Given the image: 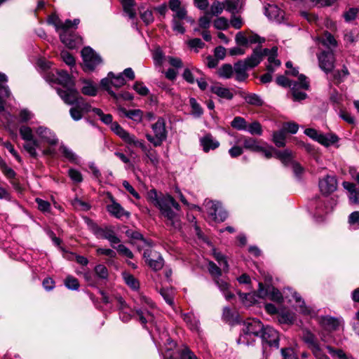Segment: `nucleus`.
<instances>
[{
  "label": "nucleus",
  "instance_id": "774afa93",
  "mask_svg": "<svg viewBox=\"0 0 359 359\" xmlns=\"http://www.w3.org/2000/svg\"><path fill=\"white\" fill-rule=\"evenodd\" d=\"M180 359H198L197 356L189 348L185 347L180 353Z\"/></svg>",
  "mask_w": 359,
  "mask_h": 359
},
{
  "label": "nucleus",
  "instance_id": "c9c22d12",
  "mask_svg": "<svg viewBox=\"0 0 359 359\" xmlns=\"http://www.w3.org/2000/svg\"><path fill=\"white\" fill-rule=\"evenodd\" d=\"M83 94L89 96H95L97 94V88L90 81H83V86L81 88Z\"/></svg>",
  "mask_w": 359,
  "mask_h": 359
},
{
  "label": "nucleus",
  "instance_id": "dca6fc26",
  "mask_svg": "<svg viewBox=\"0 0 359 359\" xmlns=\"http://www.w3.org/2000/svg\"><path fill=\"white\" fill-rule=\"evenodd\" d=\"M34 133L39 137V142L46 143L49 145H55L58 142L55 134L48 128L40 126L34 128Z\"/></svg>",
  "mask_w": 359,
  "mask_h": 359
},
{
  "label": "nucleus",
  "instance_id": "69168bd1",
  "mask_svg": "<svg viewBox=\"0 0 359 359\" xmlns=\"http://www.w3.org/2000/svg\"><path fill=\"white\" fill-rule=\"evenodd\" d=\"M68 175L71 180L76 183H79L83 181V177L81 173L77 170L71 168L68 171Z\"/></svg>",
  "mask_w": 359,
  "mask_h": 359
},
{
  "label": "nucleus",
  "instance_id": "a18cd8bd",
  "mask_svg": "<svg viewBox=\"0 0 359 359\" xmlns=\"http://www.w3.org/2000/svg\"><path fill=\"white\" fill-rule=\"evenodd\" d=\"M273 141L278 147H284L285 144V133L281 130L275 132L273 135Z\"/></svg>",
  "mask_w": 359,
  "mask_h": 359
},
{
  "label": "nucleus",
  "instance_id": "052dcab7",
  "mask_svg": "<svg viewBox=\"0 0 359 359\" xmlns=\"http://www.w3.org/2000/svg\"><path fill=\"white\" fill-rule=\"evenodd\" d=\"M184 320L187 322L190 329L198 332V326L200 325L199 320H196L192 316H186Z\"/></svg>",
  "mask_w": 359,
  "mask_h": 359
},
{
  "label": "nucleus",
  "instance_id": "f257e3e1",
  "mask_svg": "<svg viewBox=\"0 0 359 359\" xmlns=\"http://www.w3.org/2000/svg\"><path fill=\"white\" fill-rule=\"evenodd\" d=\"M147 200L158 208L163 217L166 218V224L172 226L173 229H180L181 222L172 208L176 210H180V205L170 195L159 196L156 189H153L147 192Z\"/></svg>",
  "mask_w": 359,
  "mask_h": 359
},
{
  "label": "nucleus",
  "instance_id": "3c124183",
  "mask_svg": "<svg viewBox=\"0 0 359 359\" xmlns=\"http://www.w3.org/2000/svg\"><path fill=\"white\" fill-rule=\"evenodd\" d=\"M95 273L98 278L106 280L108 278L109 273L107 267L103 264H98L94 269Z\"/></svg>",
  "mask_w": 359,
  "mask_h": 359
},
{
  "label": "nucleus",
  "instance_id": "a19ab883",
  "mask_svg": "<svg viewBox=\"0 0 359 359\" xmlns=\"http://www.w3.org/2000/svg\"><path fill=\"white\" fill-rule=\"evenodd\" d=\"M225 10L232 15H235L241 10V6L239 5L238 1L226 0L224 1Z\"/></svg>",
  "mask_w": 359,
  "mask_h": 359
},
{
  "label": "nucleus",
  "instance_id": "aec40b11",
  "mask_svg": "<svg viewBox=\"0 0 359 359\" xmlns=\"http://www.w3.org/2000/svg\"><path fill=\"white\" fill-rule=\"evenodd\" d=\"M203 243H205L209 249H207V252L210 253L218 262L221 267L223 268L224 271H229V264L226 257L218 251L212 245V243L203 238Z\"/></svg>",
  "mask_w": 359,
  "mask_h": 359
},
{
  "label": "nucleus",
  "instance_id": "7ed1b4c3",
  "mask_svg": "<svg viewBox=\"0 0 359 359\" xmlns=\"http://www.w3.org/2000/svg\"><path fill=\"white\" fill-rule=\"evenodd\" d=\"M278 48L273 47L271 49L256 48L252 55L243 60L246 62V65L249 68H253L258 65L262 60L264 56H268L269 65L266 67L268 71L273 72L276 67H278L280 65V62L276 59L277 55Z\"/></svg>",
  "mask_w": 359,
  "mask_h": 359
},
{
  "label": "nucleus",
  "instance_id": "0e129e2a",
  "mask_svg": "<svg viewBox=\"0 0 359 359\" xmlns=\"http://www.w3.org/2000/svg\"><path fill=\"white\" fill-rule=\"evenodd\" d=\"M62 60L69 66H73L75 64L74 57L68 51L63 50L60 53Z\"/></svg>",
  "mask_w": 359,
  "mask_h": 359
},
{
  "label": "nucleus",
  "instance_id": "f3484780",
  "mask_svg": "<svg viewBox=\"0 0 359 359\" xmlns=\"http://www.w3.org/2000/svg\"><path fill=\"white\" fill-rule=\"evenodd\" d=\"M143 256L148 265L154 271H158L163 266V259L158 252L147 249L144 250Z\"/></svg>",
  "mask_w": 359,
  "mask_h": 359
},
{
  "label": "nucleus",
  "instance_id": "393cba45",
  "mask_svg": "<svg viewBox=\"0 0 359 359\" xmlns=\"http://www.w3.org/2000/svg\"><path fill=\"white\" fill-rule=\"evenodd\" d=\"M96 233L98 236L108 240L112 246L121 242V240L116 236L114 230L110 227H106L104 229L98 228Z\"/></svg>",
  "mask_w": 359,
  "mask_h": 359
},
{
  "label": "nucleus",
  "instance_id": "7c9ffc66",
  "mask_svg": "<svg viewBox=\"0 0 359 359\" xmlns=\"http://www.w3.org/2000/svg\"><path fill=\"white\" fill-rule=\"evenodd\" d=\"M121 111L122 112L123 115L126 117L132 119L136 123L141 122L142 119V111L140 109H132V110H127L126 109H121Z\"/></svg>",
  "mask_w": 359,
  "mask_h": 359
},
{
  "label": "nucleus",
  "instance_id": "c756f323",
  "mask_svg": "<svg viewBox=\"0 0 359 359\" xmlns=\"http://www.w3.org/2000/svg\"><path fill=\"white\" fill-rule=\"evenodd\" d=\"M219 142L212 135L206 134L203 136V151L208 152L218 148Z\"/></svg>",
  "mask_w": 359,
  "mask_h": 359
},
{
  "label": "nucleus",
  "instance_id": "e2e57ef3",
  "mask_svg": "<svg viewBox=\"0 0 359 359\" xmlns=\"http://www.w3.org/2000/svg\"><path fill=\"white\" fill-rule=\"evenodd\" d=\"M100 84L101 86L106 90H107L112 97H114V98H117L116 93L114 91H112L110 88L111 86V78H109L108 75L107 78L102 79L101 80Z\"/></svg>",
  "mask_w": 359,
  "mask_h": 359
},
{
  "label": "nucleus",
  "instance_id": "20e7f679",
  "mask_svg": "<svg viewBox=\"0 0 359 359\" xmlns=\"http://www.w3.org/2000/svg\"><path fill=\"white\" fill-rule=\"evenodd\" d=\"M276 83L283 87H290L293 100L294 101H301L306 97V94L300 91V89L308 90L309 88V82L304 74H300L297 81H290L285 76H279L276 79Z\"/></svg>",
  "mask_w": 359,
  "mask_h": 359
},
{
  "label": "nucleus",
  "instance_id": "6ab92c4d",
  "mask_svg": "<svg viewBox=\"0 0 359 359\" xmlns=\"http://www.w3.org/2000/svg\"><path fill=\"white\" fill-rule=\"evenodd\" d=\"M318 62L320 68L325 73L330 72L334 67V56L332 52H323L318 57Z\"/></svg>",
  "mask_w": 359,
  "mask_h": 359
},
{
  "label": "nucleus",
  "instance_id": "79ce46f5",
  "mask_svg": "<svg viewBox=\"0 0 359 359\" xmlns=\"http://www.w3.org/2000/svg\"><path fill=\"white\" fill-rule=\"evenodd\" d=\"M292 297L295 300L296 303L298 304L297 306L299 307V311L301 313L304 314L311 315V309L306 306L304 300H302V297L299 294L294 292Z\"/></svg>",
  "mask_w": 359,
  "mask_h": 359
},
{
  "label": "nucleus",
  "instance_id": "58836bf2",
  "mask_svg": "<svg viewBox=\"0 0 359 359\" xmlns=\"http://www.w3.org/2000/svg\"><path fill=\"white\" fill-rule=\"evenodd\" d=\"M321 43L328 48H335L337 42L334 36L329 32H325L324 35L319 39Z\"/></svg>",
  "mask_w": 359,
  "mask_h": 359
},
{
  "label": "nucleus",
  "instance_id": "de8ad7c7",
  "mask_svg": "<svg viewBox=\"0 0 359 359\" xmlns=\"http://www.w3.org/2000/svg\"><path fill=\"white\" fill-rule=\"evenodd\" d=\"M235 41L236 44L239 46H248V32H239L236 34Z\"/></svg>",
  "mask_w": 359,
  "mask_h": 359
},
{
  "label": "nucleus",
  "instance_id": "e433bc0d",
  "mask_svg": "<svg viewBox=\"0 0 359 359\" xmlns=\"http://www.w3.org/2000/svg\"><path fill=\"white\" fill-rule=\"evenodd\" d=\"M275 155L276 158L280 159L285 165H288L289 163H292V162H293L292 152L288 149H286L283 151H275Z\"/></svg>",
  "mask_w": 359,
  "mask_h": 359
},
{
  "label": "nucleus",
  "instance_id": "f704fd0d",
  "mask_svg": "<svg viewBox=\"0 0 359 359\" xmlns=\"http://www.w3.org/2000/svg\"><path fill=\"white\" fill-rule=\"evenodd\" d=\"M123 11L128 14L130 18L133 19L136 15L134 6L135 5L134 0H121Z\"/></svg>",
  "mask_w": 359,
  "mask_h": 359
},
{
  "label": "nucleus",
  "instance_id": "bb28decb",
  "mask_svg": "<svg viewBox=\"0 0 359 359\" xmlns=\"http://www.w3.org/2000/svg\"><path fill=\"white\" fill-rule=\"evenodd\" d=\"M239 142H242L243 144V147L246 149L250 150L252 151L258 152L259 150L262 149V146L259 144V142L252 137H245L241 135L237 143Z\"/></svg>",
  "mask_w": 359,
  "mask_h": 359
},
{
  "label": "nucleus",
  "instance_id": "8fccbe9b",
  "mask_svg": "<svg viewBox=\"0 0 359 359\" xmlns=\"http://www.w3.org/2000/svg\"><path fill=\"white\" fill-rule=\"evenodd\" d=\"M329 353L334 359H351L342 350L334 349L332 347L327 346Z\"/></svg>",
  "mask_w": 359,
  "mask_h": 359
},
{
  "label": "nucleus",
  "instance_id": "4c0bfd02",
  "mask_svg": "<svg viewBox=\"0 0 359 359\" xmlns=\"http://www.w3.org/2000/svg\"><path fill=\"white\" fill-rule=\"evenodd\" d=\"M233 73V68L229 64H224L221 66L217 70V74L220 78L229 79L232 76Z\"/></svg>",
  "mask_w": 359,
  "mask_h": 359
},
{
  "label": "nucleus",
  "instance_id": "2eb2a0df",
  "mask_svg": "<svg viewBox=\"0 0 359 359\" xmlns=\"http://www.w3.org/2000/svg\"><path fill=\"white\" fill-rule=\"evenodd\" d=\"M257 293L258 296L261 298H269L278 303L283 301L281 292L278 289L269 285L264 286L262 283H259Z\"/></svg>",
  "mask_w": 359,
  "mask_h": 359
},
{
  "label": "nucleus",
  "instance_id": "2f4dec72",
  "mask_svg": "<svg viewBox=\"0 0 359 359\" xmlns=\"http://www.w3.org/2000/svg\"><path fill=\"white\" fill-rule=\"evenodd\" d=\"M321 324L325 329L329 331H332L338 329L340 323L339 320L332 317L327 316L322 318Z\"/></svg>",
  "mask_w": 359,
  "mask_h": 359
},
{
  "label": "nucleus",
  "instance_id": "cd10ccee",
  "mask_svg": "<svg viewBox=\"0 0 359 359\" xmlns=\"http://www.w3.org/2000/svg\"><path fill=\"white\" fill-rule=\"evenodd\" d=\"M8 81L7 76L4 73H0V112L4 111V102L1 96L9 97L11 95L8 86L3 83Z\"/></svg>",
  "mask_w": 359,
  "mask_h": 359
},
{
  "label": "nucleus",
  "instance_id": "a211bd4d",
  "mask_svg": "<svg viewBox=\"0 0 359 359\" xmlns=\"http://www.w3.org/2000/svg\"><path fill=\"white\" fill-rule=\"evenodd\" d=\"M303 340L306 343L309 347L312 350L316 359H329L325 355L318 346V341L315 336L309 331H304L302 336Z\"/></svg>",
  "mask_w": 359,
  "mask_h": 359
},
{
  "label": "nucleus",
  "instance_id": "9d476101",
  "mask_svg": "<svg viewBox=\"0 0 359 359\" xmlns=\"http://www.w3.org/2000/svg\"><path fill=\"white\" fill-rule=\"evenodd\" d=\"M262 322L257 319H250L246 323V327L243 330V333L241 334L237 340L238 344L248 345L247 338L249 335L259 336L262 334V330L264 329Z\"/></svg>",
  "mask_w": 359,
  "mask_h": 359
},
{
  "label": "nucleus",
  "instance_id": "72a5a7b5",
  "mask_svg": "<svg viewBox=\"0 0 359 359\" xmlns=\"http://www.w3.org/2000/svg\"><path fill=\"white\" fill-rule=\"evenodd\" d=\"M60 151L62 153L63 156L66 158L69 161L78 164L79 163V159L78 156L76 154L73 152L72 149L67 147L66 146L62 144L60 147Z\"/></svg>",
  "mask_w": 359,
  "mask_h": 359
},
{
  "label": "nucleus",
  "instance_id": "f8f14e48",
  "mask_svg": "<svg viewBox=\"0 0 359 359\" xmlns=\"http://www.w3.org/2000/svg\"><path fill=\"white\" fill-rule=\"evenodd\" d=\"M85 71H93L95 67L102 63V58L90 47H85L81 50Z\"/></svg>",
  "mask_w": 359,
  "mask_h": 359
},
{
  "label": "nucleus",
  "instance_id": "338daca9",
  "mask_svg": "<svg viewBox=\"0 0 359 359\" xmlns=\"http://www.w3.org/2000/svg\"><path fill=\"white\" fill-rule=\"evenodd\" d=\"M294 320V316L290 312H282L279 315L278 321L280 323H291Z\"/></svg>",
  "mask_w": 359,
  "mask_h": 359
},
{
  "label": "nucleus",
  "instance_id": "4468645a",
  "mask_svg": "<svg viewBox=\"0 0 359 359\" xmlns=\"http://www.w3.org/2000/svg\"><path fill=\"white\" fill-rule=\"evenodd\" d=\"M263 345L278 348L279 347L280 335L277 330L270 326H266L260 335Z\"/></svg>",
  "mask_w": 359,
  "mask_h": 359
},
{
  "label": "nucleus",
  "instance_id": "bf43d9fd",
  "mask_svg": "<svg viewBox=\"0 0 359 359\" xmlns=\"http://www.w3.org/2000/svg\"><path fill=\"white\" fill-rule=\"evenodd\" d=\"M224 9H225L224 2L215 1L210 7V12L213 15H218L222 13Z\"/></svg>",
  "mask_w": 359,
  "mask_h": 359
},
{
  "label": "nucleus",
  "instance_id": "c85d7f7f",
  "mask_svg": "<svg viewBox=\"0 0 359 359\" xmlns=\"http://www.w3.org/2000/svg\"><path fill=\"white\" fill-rule=\"evenodd\" d=\"M250 69L244 60H240L234 65V72L236 73V79L238 81H243L248 77L247 71Z\"/></svg>",
  "mask_w": 359,
  "mask_h": 359
},
{
  "label": "nucleus",
  "instance_id": "09e8293b",
  "mask_svg": "<svg viewBox=\"0 0 359 359\" xmlns=\"http://www.w3.org/2000/svg\"><path fill=\"white\" fill-rule=\"evenodd\" d=\"M245 130L251 135H261L262 134V126L257 121H254L250 124H247V128Z\"/></svg>",
  "mask_w": 359,
  "mask_h": 359
},
{
  "label": "nucleus",
  "instance_id": "a878e982",
  "mask_svg": "<svg viewBox=\"0 0 359 359\" xmlns=\"http://www.w3.org/2000/svg\"><path fill=\"white\" fill-rule=\"evenodd\" d=\"M283 11L276 5L269 4L265 7V15L271 20L280 22L283 19Z\"/></svg>",
  "mask_w": 359,
  "mask_h": 359
},
{
  "label": "nucleus",
  "instance_id": "5fc2aeb1",
  "mask_svg": "<svg viewBox=\"0 0 359 359\" xmlns=\"http://www.w3.org/2000/svg\"><path fill=\"white\" fill-rule=\"evenodd\" d=\"M65 285L68 289L72 290H76L79 287V283L78 280L71 276H69L66 278L65 280Z\"/></svg>",
  "mask_w": 359,
  "mask_h": 359
},
{
  "label": "nucleus",
  "instance_id": "6e6d98bb",
  "mask_svg": "<svg viewBox=\"0 0 359 359\" xmlns=\"http://www.w3.org/2000/svg\"><path fill=\"white\" fill-rule=\"evenodd\" d=\"M34 114L27 109H22L19 113V119L21 123H27L34 118Z\"/></svg>",
  "mask_w": 359,
  "mask_h": 359
},
{
  "label": "nucleus",
  "instance_id": "49530a36",
  "mask_svg": "<svg viewBox=\"0 0 359 359\" xmlns=\"http://www.w3.org/2000/svg\"><path fill=\"white\" fill-rule=\"evenodd\" d=\"M247 124L246 121L241 116H236L231 123V126L238 130H245Z\"/></svg>",
  "mask_w": 359,
  "mask_h": 359
},
{
  "label": "nucleus",
  "instance_id": "ddd939ff",
  "mask_svg": "<svg viewBox=\"0 0 359 359\" xmlns=\"http://www.w3.org/2000/svg\"><path fill=\"white\" fill-rule=\"evenodd\" d=\"M304 133L310 138L325 147H330L339 141V137L333 133L323 134L313 128H307Z\"/></svg>",
  "mask_w": 359,
  "mask_h": 359
},
{
  "label": "nucleus",
  "instance_id": "f03ea898",
  "mask_svg": "<svg viewBox=\"0 0 359 359\" xmlns=\"http://www.w3.org/2000/svg\"><path fill=\"white\" fill-rule=\"evenodd\" d=\"M111 128L112 131L125 143L130 146L140 148L145 156L149 158L150 163L155 167L158 166L159 163V156L156 150L151 147H147L143 140H139L134 135L129 133L118 123L113 124Z\"/></svg>",
  "mask_w": 359,
  "mask_h": 359
},
{
  "label": "nucleus",
  "instance_id": "13d9d810",
  "mask_svg": "<svg viewBox=\"0 0 359 359\" xmlns=\"http://www.w3.org/2000/svg\"><path fill=\"white\" fill-rule=\"evenodd\" d=\"M245 100L248 104L255 106H261L263 104L261 97L256 94H249L245 96Z\"/></svg>",
  "mask_w": 359,
  "mask_h": 359
},
{
  "label": "nucleus",
  "instance_id": "1a4fd4ad",
  "mask_svg": "<svg viewBox=\"0 0 359 359\" xmlns=\"http://www.w3.org/2000/svg\"><path fill=\"white\" fill-rule=\"evenodd\" d=\"M208 271L211 276L215 278V283L219 289L222 292L226 300H231L234 298V294L229 291V284L220 279L219 276L222 274L221 269L214 262H209Z\"/></svg>",
  "mask_w": 359,
  "mask_h": 359
},
{
  "label": "nucleus",
  "instance_id": "6e6552de",
  "mask_svg": "<svg viewBox=\"0 0 359 359\" xmlns=\"http://www.w3.org/2000/svg\"><path fill=\"white\" fill-rule=\"evenodd\" d=\"M154 136L146 134V137L154 147H159L167 137L165 122L163 118H158L157 121L152 125Z\"/></svg>",
  "mask_w": 359,
  "mask_h": 359
},
{
  "label": "nucleus",
  "instance_id": "4be33fe9",
  "mask_svg": "<svg viewBox=\"0 0 359 359\" xmlns=\"http://www.w3.org/2000/svg\"><path fill=\"white\" fill-rule=\"evenodd\" d=\"M57 77L55 78V81L64 87V89L57 88V93L58 90H68L70 88H75L74 82L72 76L66 71H57Z\"/></svg>",
  "mask_w": 359,
  "mask_h": 359
},
{
  "label": "nucleus",
  "instance_id": "473e14b6",
  "mask_svg": "<svg viewBox=\"0 0 359 359\" xmlns=\"http://www.w3.org/2000/svg\"><path fill=\"white\" fill-rule=\"evenodd\" d=\"M135 313L137 319L142 324L146 325L149 322H151L154 319L153 315L147 310L136 309Z\"/></svg>",
  "mask_w": 359,
  "mask_h": 359
},
{
  "label": "nucleus",
  "instance_id": "412c9836",
  "mask_svg": "<svg viewBox=\"0 0 359 359\" xmlns=\"http://www.w3.org/2000/svg\"><path fill=\"white\" fill-rule=\"evenodd\" d=\"M337 182L334 176L327 175L319 181V188L323 194H330L336 191Z\"/></svg>",
  "mask_w": 359,
  "mask_h": 359
},
{
  "label": "nucleus",
  "instance_id": "423d86ee",
  "mask_svg": "<svg viewBox=\"0 0 359 359\" xmlns=\"http://www.w3.org/2000/svg\"><path fill=\"white\" fill-rule=\"evenodd\" d=\"M34 128L22 125L19 128V133L22 139L26 142L24 144L23 147L25 150L33 158H36L38 154L36 148L40 147V142L38 139L34 136Z\"/></svg>",
  "mask_w": 359,
  "mask_h": 359
},
{
  "label": "nucleus",
  "instance_id": "4d7b16f0",
  "mask_svg": "<svg viewBox=\"0 0 359 359\" xmlns=\"http://www.w3.org/2000/svg\"><path fill=\"white\" fill-rule=\"evenodd\" d=\"M61 41L69 48L75 46V41L71 38L67 32H63L60 34Z\"/></svg>",
  "mask_w": 359,
  "mask_h": 359
},
{
  "label": "nucleus",
  "instance_id": "5701e85b",
  "mask_svg": "<svg viewBox=\"0 0 359 359\" xmlns=\"http://www.w3.org/2000/svg\"><path fill=\"white\" fill-rule=\"evenodd\" d=\"M111 204L107 205V211L116 218H121L123 216L126 217H130V212L126 211L124 208L117 203L114 198L110 196Z\"/></svg>",
  "mask_w": 359,
  "mask_h": 359
},
{
  "label": "nucleus",
  "instance_id": "39448f33",
  "mask_svg": "<svg viewBox=\"0 0 359 359\" xmlns=\"http://www.w3.org/2000/svg\"><path fill=\"white\" fill-rule=\"evenodd\" d=\"M58 95L65 103L69 105H76L83 113L93 111V108L88 103L84 102L83 98L80 96L76 88H70L68 90H58Z\"/></svg>",
  "mask_w": 359,
  "mask_h": 359
},
{
  "label": "nucleus",
  "instance_id": "603ef678",
  "mask_svg": "<svg viewBox=\"0 0 359 359\" xmlns=\"http://www.w3.org/2000/svg\"><path fill=\"white\" fill-rule=\"evenodd\" d=\"M215 28L219 30H225L229 27V22L224 17H219L213 22Z\"/></svg>",
  "mask_w": 359,
  "mask_h": 359
},
{
  "label": "nucleus",
  "instance_id": "680f3d73",
  "mask_svg": "<svg viewBox=\"0 0 359 359\" xmlns=\"http://www.w3.org/2000/svg\"><path fill=\"white\" fill-rule=\"evenodd\" d=\"M348 223L355 229L359 228V211H355L349 215Z\"/></svg>",
  "mask_w": 359,
  "mask_h": 359
},
{
  "label": "nucleus",
  "instance_id": "9b49d317",
  "mask_svg": "<svg viewBox=\"0 0 359 359\" xmlns=\"http://www.w3.org/2000/svg\"><path fill=\"white\" fill-rule=\"evenodd\" d=\"M335 205L336 201L333 198L324 197L319 199L316 202V208L313 212L314 217L318 222L323 221L325 216L332 211Z\"/></svg>",
  "mask_w": 359,
  "mask_h": 359
},
{
  "label": "nucleus",
  "instance_id": "c03bdc74",
  "mask_svg": "<svg viewBox=\"0 0 359 359\" xmlns=\"http://www.w3.org/2000/svg\"><path fill=\"white\" fill-rule=\"evenodd\" d=\"M165 302L172 306L173 304L174 290L172 288H161L159 291Z\"/></svg>",
  "mask_w": 359,
  "mask_h": 359
},
{
  "label": "nucleus",
  "instance_id": "37998d69",
  "mask_svg": "<svg viewBox=\"0 0 359 359\" xmlns=\"http://www.w3.org/2000/svg\"><path fill=\"white\" fill-rule=\"evenodd\" d=\"M93 111L101 119V121L105 124H111V127L114 123H118L117 122H112L113 118L112 116L109 114H104L100 109L93 108ZM112 130V128H111Z\"/></svg>",
  "mask_w": 359,
  "mask_h": 359
},
{
  "label": "nucleus",
  "instance_id": "0eeeda50",
  "mask_svg": "<svg viewBox=\"0 0 359 359\" xmlns=\"http://www.w3.org/2000/svg\"><path fill=\"white\" fill-rule=\"evenodd\" d=\"M203 205L205 206L209 222H222L226 219L227 213L219 202L205 199Z\"/></svg>",
  "mask_w": 359,
  "mask_h": 359
},
{
  "label": "nucleus",
  "instance_id": "ea45409f",
  "mask_svg": "<svg viewBox=\"0 0 359 359\" xmlns=\"http://www.w3.org/2000/svg\"><path fill=\"white\" fill-rule=\"evenodd\" d=\"M109 78H111V86L115 88H121L126 84V80L123 78L122 74H119L116 76L113 72L108 73Z\"/></svg>",
  "mask_w": 359,
  "mask_h": 359
},
{
  "label": "nucleus",
  "instance_id": "b1692460",
  "mask_svg": "<svg viewBox=\"0 0 359 359\" xmlns=\"http://www.w3.org/2000/svg\"><path fill=\"white\" fill-rule=\"evenodd\" d=\"M210 90L217 95L219 97L226 100H231L233 97V93L227 88L224 87L220 83H214L210 87Z\"/></svg>",
  "mask_w": 359,
  "mask_h": 359
},
{
  "label": "nucleus",
  "instance_id": "864d4df0",
  "mask_svg": "<svg viewBox=\"0 0 359 359\" xmlns=\"http://www.w3.org/2000/svg\"><path fill=\"white\" fill-rule=\"evenodd\" d=\"M189 104L191 107V114L196 118H198L201 114L200 104L193 97L190 98Z\"/></svg>",
  "mask_w": 359,
  "mask_h": 359
}]
</instances>
